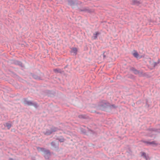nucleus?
<instances>
[{
    "label": "nucleus",
    "mask_w": 160,
    "mask_h": 160,
    "mask_svg": "<svg viewBox=\"0 0 160 160\" xmlns=\"http://www.w3.org/2000/svg\"><path fill=\"white\" fill-rule=\"evenodd\" d=\"M100 34V33L99 32H96L95 33L93 34L94 36L92 37L93 39H96L97 38L98 35H99Z\"/></svg>",
    "instance_id": "f03ea898"
},
{
    "label": "nucleus",
    "mask_w": 160,
    "mask_h": 160,
    "mask_svg": "<svg viewBox=\"0 0 160 160\" xmlns=\"http://www.w3.org/2000/svg\"><path fill=\"white\" fill-rule=\"evenodd\" d=\"M133 55L134 56V57L136 58H138V52H134L133 53Z\"/></svg>",
    "instance_id": "39448f33"
},
{
    "label": "nucleus",
    "mask_w": 160,
    "mask_h": 160,
    "mask_svg": "<svg viewBox=\"0 0 160 160\" xmlns=\"http://www.w3.org/2000/svg\"><path fill=\"white\" fill-rule=\"evenodd\" d=\"M142 156H143L144 157H146V153L144 152H142Z\"/></svg>",
    "instance_id": "6e6552de"
},
{
    "label": "nucleus",
    "mask_w": 160,
    "mask_h": 160,
    "mask_svg": "<svg viewBox=\"0 0 160 160\" xmlns=\"http://www.w3.org/2000/svg\"><path fill=\"white\" fill-rule=\"evenodd\" d=\"M40 148H38V150H39V149H40Z\"/></svg>",
    "instance_id": "ddd939ff"
},
{
    "label": "nucleus",
    "mask_w": 160,
    "mask_h": 160,
    "mask_svg": "<svg viewBox=\"0 0 160 160\" xmlns=\"http://www.w3.org/2000/svg\"><path fill=\"white\" fill-rule=\"evenodd\" d=\"M136 72H135L136 73H137V72H138V71H136Z\"/></svg>",
    "instance_id": "4468645a"
},
{
    "label": "nucleus",
    "mask_w": 160,
    "mask_h": 160,
    "mask_svg": "<svg viewBox=\"0 0 160 160\" xmlns=\"http://www.w3.org/2000/svg\"><path fill=\"white\" fill-rule=\"evenodd\" d=\"M25 104H27L28 105H33V104L31 102H29L28 101H27L26 102H25Z\"/></svg>",
    "instance_id": "423d86ee"
},
{
    "label": "nucleus",
    "mask_w": 160,
    "mask_h": 160,
    "mask_svg": "<svg viewBox=\"0 0 160 160\" xmlns=\"http://www.w3.org/2000/svg\"><path fill=\"white\" fill-rule=\"evenodd\" d=\"M5 126L7 127L8 129H10L11 126V125L9 123H6L5 124Z\"/></svg>",
    "instance_id": "20e7f679"
},
{
    "label": "nucleus",
    "mask_w": 160,
    "mask_h": 160,
    "mask_svg": "<svg viewBox=\"0 0 160 160\" xmlns=\"http://www.w3.org/2000/svg\"><path fill=\"white\" fill-rule=\"evenodd\" d=\"M59 141L60 142H63L64 141V139L62 138V139H60L59 140Z\"/></svg>",
    "instance_id": "1a4fd4ad"
},
{
    "label": "nucleus",
    "mask_w": 160,
    "mask_h": 160,
    "mask_svg": "<svg viewBox=\"0 0 160 160\" xmlns=\"http://www.w3.org/2000/svg\"><path fill=\"white\" fill-rule=\"evenodd\" d=\"M56 131V130L55 129V130H52V131Z\"/></svg>",
    "instance_id": "f8f14e48"
},
{
    "label": "nucleus",
    "mask_w": 160,
    "mask_h": 160,
    "mask_svg": "<svg viewBox=\"0 0 160 160\" xmlns=\"http://www.w3.org/2000/svg\"><path fill=\"white\" fill-rule=\"evenodd\" d=\"M9 160H13L12 158H10Z\"/></svg>",
    "instance_id": "9b49d317"
},
{
    "label": "nucleus",
    "mask_w": 160,
    "mask_h": 160,
    "mask_svg": "<svg viewBox=\"0 0 160 160\" xmlns=\"http://www.w3.org/2000/svg\"><path fill=\"white\" fill-rule=\"evenodd\" d=\"M157 64V63L156 62H154V67L155 66V65H156Z\"/></svg>",
    "instance_id": "9d476101"
},
{
    "label": "nucleus",
    "mask_w": 160,
    "mask_h": 160,
    "mask_svg": "<svg viewBox=\"0 0 160 160\" xmlns=\"http://www.w3.org/2000/svg\"><path fill=\"white\" fill-rule=\"evenodd\" d=\"M77 52V49L76 48H73L72 49L71 52L73 53L74 55H76Z\"/></svg>",
    "instance_id": "7ed1b4c3"
},
{
    "label": "nucleus",
    "mask_w": 160,
    "mask_h": 160,
    "mask_svg": "<svg viewBox=\"0 0 160 160\" xmlns=\"http://www.w3.org/2000/svg\"><path fill=\"white\" fill-rule=\"evenodd\" d=\"M69 4L70 5H72L73 4V2L72 1H71L69 2Z\"/></svg>",
    "instance_id": "0eeeda50"
},
{
    "label": "nucleus",
    "mask_w": 160,
    "mask_h": 160,
    "mask_svg": "<svg viewBox=\"0 0 160 160\" xmlns=\"http://www.w3.org/2000/svg\"><path fill=\"white\" fill-rule=\"evenodd\" d=\"M142 142L145 143H146L148 144H152V145H157L158 143H156L154 141H153L152 142H150L148 141H143Z\"/></svg>",
    "instance_id": "f257e3e1"
}]
</instances>
